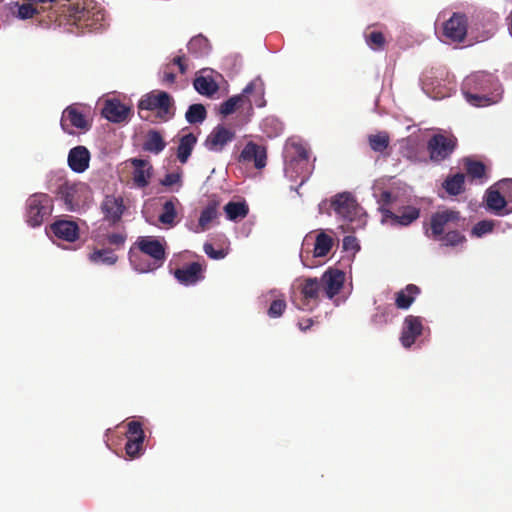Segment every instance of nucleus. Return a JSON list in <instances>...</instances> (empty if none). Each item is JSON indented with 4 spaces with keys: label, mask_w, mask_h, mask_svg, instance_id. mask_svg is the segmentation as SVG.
<instances>
[{
    "label": "nucleus",
    "mask_w": 512,
    "mask_h": 512,
    "mask_svg": "<svg viewBox=\"0 0 512 512\" xmlns=\"http://www.w3.org/2000/svg\"><path fill=\"white\" fill-rule=\"evenodd\" d=\"M68 166L76 173H83L89 167L90 152L85 146H76L68 153Z\"/></svg>",
    "instance_id": "nucleus-22"
},
{
    "label": "nucleus",
    "mask_w": 512,
    "mask_h": 512,
    "mask_svg": "<svg viewBox=\"0 0 512 512\" xmlns=\"http://www.w3.org/2000/svg\"><path fill=\"white\" fill-rule=\"evenodd\" d=\"M161 185L165 187H171L174 185H178L179 187L182 185V173L181 172H173L168 173L164 176L160 181Z\"/></svg>",
    "instance_id": "nucleus-49"
},
{
    "label": "nucleus",
    "mask_w": 512,
    "mask_h": 512,
    "mask_svg": "<svg viewBox=\"0 0 512 512\" xmlns=\"http://www.w3.org/2000/svg\"><path fill=\"white\" fill-rule=\"evenodd\" d=\"M381 213L385 218H389L402 226L410 225L420 216V210L414 206H405L399 213H394L388 208H382Z\"/></svg>",
    "instance_id": "nucleus-24"
},
{
    "label": "nucleus",
    "mask_w": 512,
    "mask_h": 512,
    "mask_svg": "<svg viewBox=\"0 0 512 512\" xmlns=\"http://www.w3.org/2000/svg\"><path fill=\"white\" fill-rule=\"evenodd\" d=\"M468 20L466 15L453 13L443 24V35L453 42H462L467 34Z\"/></svg>",
    "instance_id": "nucleus-10"
},
{
    "label": "nucleus",
    "mask_w": 512,
    "mask_h": 512,
    "mask_svg": "<svg viewBox=\"0 0 512 512\" xmlns=\"http://www.w3.org/2000/svg\"><path fill=\"white\" fill-rule=\"evenodd\" d=\"M88 14L89 12L88 11H85V9H83L82 11H79L76 15H75V18L79 21L81 20H86L88 19Z\"/></svg>",
    "instance_id": "nucleus-56"
},
{
    "label": "nucleus",
    "mask_w": 512,
    "mask_h": 512,
    "mask_svg": "<svg viewBox=\"0 0 512 512\" xmlns=\"http://www.w3.org/2000/svg\"><path fill=\"white\" fill-rule=\"evenodd\" d=\"M443 189L451 196H457L465 191V175L456 173L448 176L443 184Z\"/></svg>",
    "instance_id": "nucleus-33"
},
{
    "label": "nucleus",
    "mask_w": 512,
    "mask_h": 512,
    "mask_svg": "<svg viewBox=\"0 0 512 512\" xmlns=\"http://www.w3.org/2000/svg\"><path fill=\"white\" fill-rule=\"evenodd\" d=\"M88 260L97 265L112 266L118 261V256L114 253V249L96 245L88 254Z\"/></svg>",
    "instance_id": "nucleus-26"
},
{
    "label": "nucleus",
    "mask_w": 512,
    "mask_h": 512,
    "mask_svg": "<svg viewBox=\"0 0 512 512\" xmlns=\"http://www.w3.org/2000/svg\"><path fill=\"white\" fill-rule=\"evenodd\" d=\"M322 290L320 281L317 278H306L299 285V291L301 294L300 305L301 309H312L311 304H316L320 292Z\"/></svg>",
    "instance_id": "nucleus-12"
},
{
    "label": "nucleus",
    "mask_w": 512,
    "mask_h": 512,
    "mask_svg": "<svg viewBox=\"0 0 512 512\" xmlns=\"http://www.w3.org/2000/svg\"><path fill=\"white\" fill-rule=\"evenodd\" d=\"M499 87L495 76L486 72H477L466 77L462 92L468 103L476 107H484L496 102Z\"/></svg>",
    "instance_id": "nucleus-1"
},
{
    "label": "nucleus",
    "mask_w": 512,
    "mask_h": 512,
    "mask_svg": "<svg viewBox=\"0 0 512 512\" xmlns=\"http://www.w3.org/2000/svg\"><path fill=\"white\" fill-rule=\"evenodd\" d=\"M126 437L127 440L144 441L145 434L142 428V424L139 421H130L127 424Z\"/></svg>",
    "instance_id": "nucleus-44"
},
{
    "label": "nucleus",
    "mask_w": 512,
    "mask_h": 512,
    "mask_svg": "<svg viewBox=\"0 0 512 512\" xmlns=\"http://www.w3.org/2000/svg\"><path fill=\"white\" fill-rule=\"evenodd\" d=\"M287 307L285 298L282 296L281 298L274 299L268 310L267 314L270 318H279L283 315Z\"/></svg>",
    "instance_id": "nucleus-46"
},
{
    "label": "nucleus",
    "mask_w": 512,
    "mask_h": 512,
    "mask_svg": "<svg viewBox=\"0 0 512 512\" xmlns=\"http://www.w3.org/2000/svg\"><path fill=\"white\" fill-rule=\"evenodd\" d=\"M130 109L117 99H109L105 102L102 115L109 121L120 123L127 119Z\"/></svg>",
    "instance_id": "nucleus-23"
},
{
    "label": "nucleus",
    "mask_w": 512,
    "mask_h": 512,
    "mask_svg": "<svg viewBox=\"0 0 512 512\" xmlns=\"http://www.w3.org/2000/svg\"><path fill=\"white\" fill-rule=\"evenodd\" d=\"M465 218L461 216L460 211L456 209L446 208L438 210L430 217V232L427 230L426 234L432 239H437L443 236L446 230L451 228H458L462 226Z\"/></svg>",
    "instance_id": "nucleus-4"
},
{
    "label": "nucleus",
    "mask_w": 512,
    "mask_h": 512,
    "mask_svg": "<svg viewBox=\"0 0 512 512\" xmlns=\"http://www.w3.org/2000/svg\"><path fill=\"white\" fill-rule=\"evenodd\" d=\"M423 324L419 316L408 315L404 319L403 329L400 337L401 344L405 348H410L416 341L417 337L422 334Z\"/></svg>",
    "instance_id": "nucleus-15"
},
{
    "label": "nucleus",
    "mask_w": 512,
    "mask_h": 512,
    "mask_svg": "<svg viewBox=\"0 0 512 512\" xmlns=\"http://www.w3.org/2000/svg\"><path fill=\"white\" fill-rule=\"evenodd\" d=\"M393 200L392 193L390 191H383L380 194L379 203H380V210L382 208H386L387 205H389Z\"/></svg>",
    "instance_id": "nucleus-52"
},
{
    "label": "nucleus",
    "mask_w": 512,
    "mask_h": 512,
    "mask_svg": "<svg viewBox=\"0 0 512 512\" xmlns=\"http://www.w3.org/2000/svg\"><path fill=\"white\" fill-rule=\"evenodd\" d=\"M103 219L110 225L120 222L125 211V205L122 197L106 195L100 205Z\"/></svg>",
    "instance_id": "nucleus-11"
},
{
    "label": "nucleus",
    "mask_w": 512,
    "mask_h": 512,
    "mask_svg": "<svg viewBox=\"0 0 512 512\" xmlns=\"http://www.w3.org/2000/svg\"><path fill=\"white\" fill-rule=\"evenodd\" d=\"M312 324H313V321L311 319H305L302 322H299V328L302 331H306L307 329H309L312 326Z\"/></svg>",
    "instance_id": "nucleus-55"
},
{
    "label": "nucleus",
    "mask_w": 512,
    "mask_h": 512,
    "mask_svg": "<svg viewBox=\"0 0 512 512\" xmlns=\"http://www.w3.org/2000/svg\"><path fill=\"white\" fill-rule=\"evenodd\" d=\"M131 164L134 167L133 171V181L134 183L140 187H146L149 184V179L151 177L152 166L147 160L133 158L131 159Z\"/></svg>",
    "instance_id": "nucleus-25"
},
{
    "label": "nucleus",
    "mask_w": 512,
    "mask_h": 512,
    "mask_svg": "<svg viewBox=\"0 0 512 512\" xmlns=\"http://www.w3.org/2000/svg\"><path fill=\"white\" fill-rule=\"evenodd\" d=\"M436 240L441 241L445 246L454 247L464 243L466 238L457 228H451Z\"/></svg>",
    "instance_id": "nucleus-42"
},
{
    "label": "nucleus",
    "mask_w": 512,
    "mask_h": 512,
    "mask_svg": "<svg viewBox=\"0 0 512 512\" xmlns=\"http://www.w3.org/2000/svg\"><path fill=\"white\" fill-rule=\"evenodd\" d=\"M197 143V137L193 133L183 135L179 139V145L177 147V159L180 163L185 164Z\"/></svg>",
    "instance_id": "nucleus-30"
},
{
    "label": "nucleus",
    "mask_w": 512,
    "mask_h": 512,
    "mask_svg": "<svg viewBox=\"0 0 512 512\" xmlns=\"http://www.w3.org/2000/svg\"><path fill=\"white\" fill-rule=\"evenodd\" d=\"M219 205V200L210 199L207 206L202 210L198 220V225L201 228V231L207 230L210 223L218 217Z\"/></svg>",
    "instance_id": "nucleus-31"
},
{
    "label": "nucleus",
    "mask_w": 512,
    "mask_h": 512,
    "mask_svg": "<svg viewBox=\"0 0 512 512\" xmlns=\"http://www.w3.org/2000/svg\"><path fill=\"white\" fill-rule=\"evenodd\" d=\"M247 97L245 94H238L224 101L219 107V114L223 117L231 115L238 109L246 108Z\"/></svg>",
    "instance_id": "nucleus-34"
},
{
    "label": "nucleus",
    "mask_w": 512,
    "mask_h": 512,
    "mask_svg": "<svg viewBox=\"0 0 512 512\" xmlns=\"http://www.w3.org/2000/svg\"><path fill=\"white\" fill-rule=\"evenodd\" d=\"M127 240L125 232H113L107 234H97L94 237V242L97 246H106L107 248L119 250L124 247Z\"/></svg>",
    "instance_id": "nucleus-27"
},
{
    "label": "nucleus",
    "mask_w": 512,
    "mask_h": 512,
    "mask_svg": "<svg viewBox=\"0 0 512 512\" xmlns=\"http://www.w3.org/2000/svg\"><path fill=\"white\" fill-rule=\"evenodd\" d=\"M493 228L494 222L492 220H482L474 225L471 234L472 236L482 237L483 235L492 232Z\"/></svg>",
    "instance_id": "nucleus-47"
},
{
    "label": "nucleus",
    "mask_w": 512,
    "mask_h": 512,
    "mask_svg": "<svg viewBox=\"0 0 512 512\" xmlns=\"http://www.w3.org/2000/svg\"><path fill=\"white\" fill-rule=\"evenodd\" d=\"M431 75H434V69L430 70Z\"/></svg>",
    "instance_id": "nucleus-58"
},
{
    "label": "nucleus",
    "mask_w": 512,
    "mask_h": 512,
    "mask_svg": "<svg viewBox=\"0 0 512 512\" xmlns=\"http://www.w3.org/2000/svg\"><path fill=\"white\" fill-rule=\"evenodd\" d=\"M204 267L199 262H192L174 271V277L183 285H194L204 278Z\"/></svg>",
    "instance_id": "nucleus-18"
},
{
    "label": "nucleus",
    "mask_w": 512,
    "mask_h": 512,
    "mask_svg": "<svg viewBox=\"0 0 512 512\" xmlns=\"http://www.w3.org/2000/svg\"><path fill=\"white\" fill-rule=\"evenodd\" d=\"M486 208L497 216H504L512 213V207L505 195L499 190L489 188L485 193Z\"/></svg>",
    "instance_id": "nucleus-17"
},
{
    "label": "nucleus",
    "mask_w": 512,
    "mask_h": 512,
    "mask_svg": "<svg viewBox=\"0 0 512 512\" xmlns=\"http://www.w3.org/2000/svg\"><path fill=\"white\" fill-rule=\"evenodd\" d=\"M226 218L230 221H240L249 214V206L245 200L230 201L223 208Z\"/></svg>",
    "instance_id": "nucleus-29"
},
{
    "label": "nucleus",
    "mask_w": 512,
    "mask_h": 512,
    "mask_svg": "<svg viewBox=\"0 0 512 512\" xmlns=\"http://www.w3.org/2000/svg\"><path fill=\"white\" fill-rule=\"evenodd\" d=\"M343 248L346 251H358L360 249L356 237L350 235L344 237Z\"/></svg>",
    "instance_id": "nucleus-51"
},
{
    "label": "nucleus",
    "mask_w": 512,
    "mask_h": 512,
    "mask_svg": "<svg viewBox=\"0 0 512 512\" xmlns=\"http://www.w3.org/2000/svg\"><path fill=\"white\" fill-rule=\"evenodd\" d=\"M173 64H175V65H177V66H178L180 73H182V74H185V73H186V71H187V65H186V63H185V56H184V55L176 56V57L173 59Z\"/></svg>",
    "instance_id": "nucleus-53"
},
{
    "label": "nucleus",
    "mask_w": 512,
    "mask_h": 512,
    "mask_svg": "<svg viewBox=\"0 0 512 512\" xmlns=\"http://www.w3.org/2000/svg\"><path fill=\"white\" fill-rule=\"evenodd\" d=\"M368 143L374 152H384L390 144V137L387 132L382 131L368 136Z\"/></svg>",
    "instance_id": "nucleus-38"
},
{
    "label": "nucleus",
    "mask_w": 512,
    "mask_h": 512,
    "mask_svg": "<svg viewBox=\"0 0 512 512\" xmlns=\"http://www.w3.org/2000/svg\"><path fill=\"white\" fill-rule=\"evenodd\" d=\"M345 273L338 269H329L321 277V287L329 299L337 295L343 287Z\"/></svg>",
    "instance_id": "nucleus-16"
},
{
    "label": "nucleus",
    "mask_w": 512,
    "mask_h": 512,
    "mask_svg": "<svg viewBox=\"0 0 512 512\" xmlns=\"http://www.w3.org/2000/svg\"><path fill=\"white\" fill-rule=\"evenodd\" d=\"M135 246L145 255L152 258V263L146 266L137 267L140 272H149L161 267L166 259L164 244L153 236H140Z\"/></svg>",
    "instance_id": "nucleus-6"
},
{
    "label": "nucleus",
    "mask_w": 512,
    "mask_h": 512,
    "mask_svg": "<svg viewBox=\"0 0 512 512\" xmlns=\"http://www.w3.org/2000/svg\"><path fill=\"white\" fill-rule=\"evenodd\" d=\"M195 90L201 95L211 96L218 90L217 83L210 77L199 76L193 82Z\"/></svg>",
    "instance_id": "nucleus-37"
},
{
    "label": "nucleus",
    "mask_w": 512,
    "mask_h": 512,
    "mask_svg": "<svg viewBox=\"0 0 512 512\" xmlns=\"http://www.w3.org/2000/svg\"><path fill=\"white\" fill-rule=\"evenodd\" d=\"M166 147V142L158 130H149L143 143V149L153 154H159Z\"/></svg>",
    "instance_id": "nucleus-32"
},
{
    "label": "nucleus",
    "mask_w": 512,
    "mask_h": 512,
    "mask_svg": "<svg viewBox=\"0 0 512 512\" xmlns=\"http://www.w3.org/2000/svg\"><path fill=\"white\" fill-rule=\"evenodd\" d=\"M242 94H245L247 97L246 108L249 111L253 110V104L258 108H262L266 105V100L264 97L265 85L260 77H257L249 82L243 89Z\"/></svg>",
    "instance_id": "nucleus-13"
},
{
    "label": "nucleus",
    "mask_w": 512,
    "mask_h": 512,
    "mask_svg": "<svg viewBox=\"0 0 512 512\" xmlns=\"http://www.w3.org/2000/svg\"><path fill=\"white\" fill-rule=\"evenodd\" d=\"M52 210V198L46 193H35L26 201V221L31 227L40 226Z\"/></svg>",
    "instance_id": "nucleus-5"
},
{
    "label": "nucleus",
    "mask_w": 512,
    "mask_h": 512,
    "mask_svg": "<svg viewBox=\"0 0 512 512\" xmlns=\"http://www.w3.org/2000/svg\"><path fill=\"white\" fill-rule=\"evenodd\" d=\"M267 153L266 149L254 142H248L240 154V160L247 163H253L257 169L266 166Z\"/></svg>",
    "instance_id": "nucleus-20"
},
{
    "label": "nucleus",
    "mask_w": 512,
    "mask_h": 512,
    "mask_svg": "<svg viewBox=\"0 0 512 512\" xmlns=\"http://www.w3.org/2000/svg\"><path fill=\"white\" fill-rule=\"evenodd\" d=\"M176 216L177 212L173 200L166 201L163 205V211L159 215V221L162 224L173 226L175 224Z\"/></svg>",
    "instance_id": "nucleus-43"
},
{
    "label": "nucleus",
    "mask_w": 512,
    "mask_h": 512,
    "mask_svg": "<svg viewBox=\"0 0 512 512\" xmlns=\"http://www.w3.org/2000/svg\"><path fill=\"white\" fill-rule=\"evenodd\" d=\"M207 117V111L202 104H192L185 113V119L189 124L202 123Z\"/></svg>",
    "instance_id": "nucleus-39"
},
{
    "label": "nucleus",
    "mask_w": 512,
    "mask_h": 512,
    "mask_svg": "<svg viewBox=\"0 0 512 512\" xmlns=\"http://www.w3.org/2000/svg\"><path fill=\"white\" fill-rule=\"evenodd\" d=\"M81 190L82 186L70 184L68 182L59 187L58 195L64 202L68 211H77L81 207Z\"/></svg>",
    "instance_id": "nucleus-19"
},
{
    "label": "nucleus",
    "mask_w": 512,
    "mask_h": 512,
    "mask_svg": "<svg viewBox=\"0 0 512 512\" xmlns=\"http://www.w3.org/2000/svg\"><path fill=\"white\" fill-rule=\"evenodd\" d=\"M188 52L195 56H202L208 52L209 42L202 35L191 38L187 45Z\"/></svg>",
    "instance_id": "nucleus-40"
},
{
    "label": "nucleus",
    "mask_w": 512,
    "mask_h": 512,
    "mask_svg": "<svg viewBox=\"0 0 512 512\" xmlns=\"http://www.w3.org/2000/svg\"><path fill=\"white\" fill-rule=\"evenodd\" d=\"M60 125L62 130L67 134H74L72 128H76L81 132H87L92 127V119L89 112L77 104L66 107L62 113Z\"/></svg>",
    "instance_id": "nucleus-7"
},
{
    "label": "nucleus",
    "mask_w": 512,
    "mask_h": 512,
    "mask_svg": "<svg viewBox=\"0 0 512 512\" xmlns=\"http://www.w3.org/2000/svg\"><path fill=\"white\" fill-rule=\"evenodd\" d=\"M331 207L337 216L349 222H352L361 212V207L350 192L335 195L331 200Z\"/></svg>",
    "instance_id": "nucleus-9"
},
{
    "label": "nucleus",
    "mask_w": 512,
    "mask_h": 512,
    "mask_svg": "<svg viewBox=\"0 0 512 512\" xmlns=\"http://www.w3.org/2000/svg\"><path fill=\"white\" fill-rule=\"evenodd\" d=\"M176 75L170 71H164L161 76V82L167 85H171L175 82Z\"/></svg>",
    "instance_id": "nucleus-54"
},
{
    "label": "nucleus",
    "mask_w": 512,
    "mask_h": 512,
    "mask_svg": "<svg viewBox=\"0 0 512 512\" xmlns=\"http://www.w3.org/2000/svg\"><path fill=\"white\" fill-rule=\"evenodd\" d=\"M15 6L17 7V12H14V14L21 20L31 19L39 13V11L33 6L31 2L21 5L16 3Z\"/></svg>",
    "instance_id": "nucleus-45"
},
{
    "label": "nucleus",
    "mask_w": 512,
    "mask_h": 512,
    "mask_svg": "<svg viewBox=\"0 0 512 512\" xmlns=\"http://www.w3.org/2000/svg\"><path fill=\"white\" fill-rule=\"evenodd\" d=\"M464 168L472 180H478L479 183H483L486 180V166L483 162L466 158L464 160Z\"/></svg>",
    "instance_id": "nucleus-35"
},
{
    "label": "nucleus",
    "mask_w": 512,
    "mask_h": 512,
    "mask_svg": "<svg viewBox=\"0 0 512 512\" xmlns=\"http://www.w3.org/2000/svg\"><path fill=\"white\" fill-rule=\"evenodd\" d=\"M234 138V131L223 125H217L207 136L204 145L209 151L220 152Z\"/></svg>",
    "instance_id": "nucleus-14"
},
{
    "label": "nucleus",
    "mask_w": 512,
    "mask_h": 512,
    "mask_svg": "<svg viewBox=\"0 0 512 512\" xmlns=\"http://www.w3.org/2000/svg\"><path fill=\"white\" fill-rule=\"evenodd\" d=\"M509 31H510V34H511V36H512V11H511V14H510Z\"/></svg>",
    "instance_id": "nucleus-57"
},
{
    "label": "nucleus",
    "mask_w": 512,
    "mask_h": 512,
    "mask_svg": "<svg viewBox=\"0 0 512 512\" xmlns=\"http://www.w3.org/2000/svg\"><path fill=\"white\" fill-rule=\"evenodd\" d=\"M138 114L145 121L150 120L149 112H155L154 123L168 122L174 118L176 107L174 98L166 91L152 90L144 94L137 104Z\"/></svg>",
    "instance_id": "nucleus-2"
},
{
    "label": "nucleus",
    "mask_w": 512,
    "mask_h": 512,
    "mask_svg": "<svg viewBox=\"0 0 512 512\" xmlns=\"http://www.w3.org/2000/svg\"><path fill=\"white\" fill-rule=\"evenodd\" d=\"M203 250L209 258L215 259V260L222 259L226 255L223 250H215L213 245L208 242L204 244Z\"/></svg>",
    "instance_id": "nucleus-50"
},
{
    "label": "nucleus",
    "mask_w": 512,
    "mask_h": 512,
    "mask_svg": "<svg viewBox=\"0 0 512 512\" xmlns=\"http://www.w3.org/2000/svg\"><path fill=\"white\" fill-rule=\"evenodd\" d=\"M143 442L140 440H127L125 444L126 454L130 458H137L142 454L143 451Z\"/></svg>",
    "instance_id": "nucleus-48"
},
{
    "label": "nucleus",
    "mask_w": 512,
    "mask_h": 512,
    "mask_svg": "<svg viewBox=\"0 0 512 512\" xmlns=\"http://www.w3.org/2000/svg\"><path fill=\"white\" fill-rule=\"evenodd\" d=\"M457 146V139L454 136L435 134L427 142V151L430 160L442 162L449 158Z\"/></svg>",
    "instance_id": "nucleus-8"
},
{
    "label": "nucleus",
    "mask_w": 512,
    "mask_h": 512,
    "mask_svg": "<svg viewBox=\"0 0 512 512\" xmlns=\"http://www.w3.org/2000/svg\"><path fill=\"white\" fill-rule=\"evenodd\" d=\"M53 235L67 242H74L79 237V227L72 220H57L50 225Z\"/></svg>",
    "instance_id": "nucleus-21"
},
{
    "label": "nucleus",
    "mask_w": 512,
    "mask_h": 512,
    "mask_svg": "<svg viewBox=\"0 0 512 512\" xmlns=\"http://www.w3.org/2000/svg\"><path fill=\"white\" fill-rule=\"evenodd\" d=\"M333 247V239L325 232H320L316 236L314 244V256L325 257Z\"/></svg>",
    "instance_id": "nucleus-36"
},
{
    "label": "nucleus",
    "mask_w": 512,
    "mask_h": 512,
    "mask_svg": "<svg viewBox=\"0 0 512 512\" xmlns=\"http://www.w3.org/2000/svg\"><path fill=\"white\" fill-rule=\"evenodd\" d=\"M285 173L303 185L315 169V158L310 159V151L300 142H291L286 146Z\"/></svg>",
    "instance_id": "nucleus-3"
},
{
    "label": "nucleus",
    "mask_w": 512,
    "mask_h": 512,
    "mask_svg": "<svg viewBox=\"0 0 512 512\" xmlns=\"http://www.w3.org/2000/svg\"><path fill=\"white\" fill-rule=\"evenodd\" d=\"M420 288L415 284H408L405 288L395 293V305L398 309L406 310L420 294Z\"/></svg>",
    "instance_id": "nucleus-28"
},
{
    "label": "nucleus",
    "mask_w": 512,
    "mask_h": 512,
    "mask_svg": "<svg viewBox=\"0 0 512 512\" xmlns=\"http://www.w3.org/2000/svg\"><path fill=\"white\" fill-rule=\"evenodd\" d=\"M364 36H365L366 44L372 50L381 51L385 48L386 38L382 32L372 30L370 32H365Z\"/></svg>",
    "instance_id": "nucleus-41"
}]
</instances>
